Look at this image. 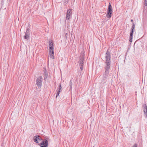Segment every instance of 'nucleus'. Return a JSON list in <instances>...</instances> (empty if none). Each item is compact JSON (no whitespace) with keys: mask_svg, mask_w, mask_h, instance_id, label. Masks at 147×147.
Segmentation results:
<instances>
[{"mask_svg":"<svg viewBox=\"0 0 147 147\" xmlns=\"http://www.w3.org/2000/svg\"><path fill=\"white\" fill-rule=\"evenodd\" d=\"M69 0H63L64 4L65 5L67 4L69 1Z\"/></svg>","mask_w":147,"mask_h":147,"instance_id":"nucleus-18","label":"nucleus"},{"mask_svg":"<svg viewBox=\"0 0 147 147\" xmlns=\"http://www.w3.org/2000/svg\"><path fill=\"white\" fill-rule=\"evenodd\" d=\"M79 62H80V63H82V64H83V63L84 62V60L83 59H82L81 58H80V59H79Z\"/></svg>","mask_w":147,"mask_h":147,"instance_id":"nucleus-16","label":"nucleus"},{"mask_svg":"<svg viewBox=\"0 0 147 147\" xmlns=\"http://www.w3.org/2000/svg\"><path fill=\"white\" fill-rule=\"evenodd\" d=\"M44 73V80H46L48 77V72L46 69L45 70Z\"/></svg>","mask_w":147,"mask_h":147,"instance_id":"nucleus-10","label":"nucleus"},{"mask_svg":"<svg viewBox=\"0 0 147 147\" xmlns=\"http://www.w3.org/2000/svg\"><path fill=\"white\" fill-rule=\"evenodd\" d=\"M144 5L146 6H147V0H145Z\"/></svg>","mask_w":147,"mask_h":147,"instance_id":"nucleus-20","label":"nucleus"},{"mask_svg":"<svg viewBox=\"0 0 147 147\" xmlns=\"http://www.w3.org/2000/svg\"><path fill=\"white\" fill-rule=\"evenodd\" d=\"M83 64H82V63H80V68L81 70H82L83 69Z\"/></svg>","mask_w":147,"mask_h":147,"instance_id":"nucleus-17","label":"nucleus"},{"mask_svg":"<svg viewBox=\"0 0 147 147\" xmlns=\"http://www.w3.org/2000/svg\"><path fill=\"white\" fill-rule=\"evenodd\" d=\"M26 32H28L30 33V29L29 28H28L26 29Z\"/></svg>","mask_w":147,"mask_h":147,"instance_id":"nucleus-19","label":"nucleus"},{"mask_svg":"<svg viewBox=\"0 0 147 147\" xmlns=\"http://www.w3.org/2000/svg\"><path fill=\"white\" fill-rule=\"evenodd\" d=\"M42 76H40L36 80V85L39 87H41L42 85Z\"/></svg>","mask_w":147,"mask_h":147,"instance_id":"nucleus-2","label":"nucleus"},{"mask_svg":"<svg viewBox=\"0 0 147 147\" xmlns=\"http://www.w3.org/2000/svg\"><path fill=\"white\" fill-rule=\"evenodd\" d=\"M82 56H84V57L85 56V54L84 52H82Z\"/></svg>","mask_w":147,"mask_h":147,"instance_id":"nucleus-23","label":"nucleus"},{"mask_svg":"<svg viewBox=\"0 0 147 147\" xmlns=\"http://www.w3.org/2000/svg\"><path fill=\"white\" fill-rule=\"evenodd\" d=\"M111 53L108 50L105 53V74H103L104 77L107 76L109 74V70L111 67Z\"/></svg>","mask_w":147,"mask_h":147,"instance_id":"nucleus-1","label":"nucleus"},{"mask_svg":"<svg viewBox=\"0 0 147 147\" xmlns=\"http://www.w3.org/2000/svg\"><path fill=\"white\" fill-rule=\"evenodd\" d=\"M40 137L39 136L37 135L35 136L34 137V141L36 143H38V140H40Z\"/></svg>","mask_w":147,"mask_h":147,"instance_id":"nucleus-9","label":"nucleus"},{"mask_svg":"<svg viewBox=\"0 0 147 147\" xmlns=\"http://www.w3.org/2000/svg\"><path fill=\"white\" fill-rule=\"evenodd\" d=\"M132 147H137V146L136 144H135Z\"/></svg>","mask_w":147,"mask_h":147,"instance_id":"nucleus-21","label":"nucleus"},{"mask_svg":"<svg viewBox=\"0 0 147 147\" xmlns=\"http://www.w3.org/2000/svg\"><path fill=\"white\" fill-rule=\"evenodd\" d=\"M131 22H133V20L132 19H131Z\"/></svg>","mask_w":147,"mask_h":147,"instance_id":"nucleus-24","label":"nucleus"},{"mask_svg":"<svg viewBox=\"0 0 147 147\" xmlns=\"http://www.w3.org/2000/svg\"><path fill=\"white\" fill-rule=\"evenodd\" d=\"M135 25L134 23H133L132 26L131 28V30L130 33V40L129 41L130 42H132V39L133 38V33L135 31Z\"/></svg>","mask_w":147,"mask_h":147,"instance_id":"nucleus-3","label":"nucleus"},{"mask_svg":"<svg viewBox=\"0 0 147 147\" xmlns=\"http://www.w3.org/2000/svg\"><path fill=\"white\" fill-rule=\"evenodd\" d=\"M30 33L28 32H25L24 36V38L28 40L29 38V35Z\"/></svg>","mask_w":147,"mask_h":147,"instance_id":"nucleus-11","label":"nucleus"},{"mask_svg":"<svg viewBox=\"0 0 147 147\" xmlns=\"http://www.w3.org/2000/svg\"><path fill=\"white\" fill-rule=\"evenodd\" d=\"M49 54L50 55V58L53 59H54V52L53 51V47H49Z\"/></svg>","mask_w":147,"mask_h":147,"instance_id":"nucleus-5","label":"nucleus"},{"mask_svg":"<svg viewBox=\"0 0 147 147\" xmlns=\"http://www.w3.org/2000/svg\"><path fill=\"white\" fill-rule=\"evenodd\" d=\"M61 88L62 87L61 86V83H60L59 85V88H57V93L56 96V98H57V96H59V94L60 92V90Z\"/></svg>","mask_w":147,"mask_h":147,"instance_id":"nucleus-7","label":"nucleus"},{"mask_svg":"<svg viewBox=\"0 0 147 147\" xmlns=\"http://www.w3.org/2000/svg\"><path fill=\"white\" fill-rule=\"evenodd\" d=\"M107 12L112 13L113 12V9L110 3L109 4V6L108 7Z\"/></svg>","mask_w":147,"mask_h":147,"instance_id":"nucleus-8","label":"nucleus"},{"mask_svg":"<svg viewBox=\"0 0 147 147\" xmlns=\"http://www.w3.org/2000/svg\"><path fill=\"white\" fill-rule=\"evenodd\" d=\"M81 58H82V59H83L84 60V58H85V57H84V56H82L80 57Z\"/></svg>","mask_w":147,"mask_h":147,"instance_id":"nucleus-22","label":"nucleus"},{"mask_svg":"<svg viewBox=\"0 0 147 147\" xmlns=\"http://www.w3.org/2000/svg\"><path fill=\"white\" fill-rule=\"evenodd\" d=\"M53 47V42L52 40L50 41L49 42V47Z\"/></svg>","mask_w":147,"mask_h":147,"instance_id":"nucleus-15","label":"nucleus"},{"mask_svg":"<svg viewBox=\"0 0 147 147\" xmlns=\"http://www.w3.org/2000/svg\"><path fill=\"white\" fill-rule=\"evenodd\" d=\"M144 112L145 114H147V106L146 104H144Z\"/></svg>","mask_w":147,"mask_h":147,"instance_id":"nucleus-12","label":"nucleus"},{"mask_svg":"<svg viewBox=\"0 0 147 147\" xmlns=\"http://www.w3.org/2000/svg\"><path fill=\"white\" fill-rule=\"evenodd\" d=\"M48 138H47V139L44 140L42 142L40 143V145L41 147H47L48 145V142L47 139Z\"/></svg>","mask_w":147,"mask_h":147,"instance_id":"nucleus-4","label":"nucleus"},{"mask_svg":"<svg viewBox=\"0 0 147 147\" xmlns=\"http://www.w3.org/2000/svg\"><path fill=\"white\" fill-rule=\"evenodd\" d=\"M72 87V84L71 81V80L69 82V85L68 87V89L69 90V91H70L71 90Z\"/></svg>","mask_w":147,"mask_h":147,"instance_id":"nucleus-13","label":"nucleus"},{"mask_svg":"<svg viewBox=\"0 0 147 147\" xmlns=\"http://www.w3.org/2000/svg\"><path fill=\"white\" fill-rule=\"evenodd\" d=\"M72 11L71 9H69L67 11L66 14V19L67 20H69L71 15V12Z\"/></svg>","mask_w":147,"mask_h":147,"instance_id":"nucleus-6","label":"nucleus"},{"mask_svg":"<svg viewBox=\"0 0 147 147\" xmlns=\"http://www.w3.org/2000/svg\"><path fill=\"white\" fill-rule=\"evenodd\" d=\"M112 13H109L107 12V13L106 14V17L107 18L109 19L111 18V17Z\"/></svg>","mask_w":147,"mask_h":147,"instance_id":"nucleus-14","label":"nucleus"}]
</instances>
